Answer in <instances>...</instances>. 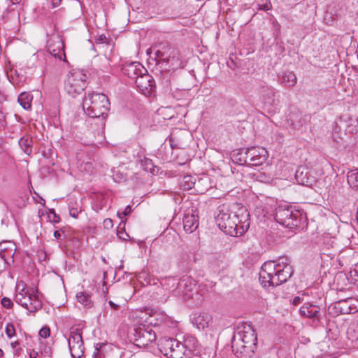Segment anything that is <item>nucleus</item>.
Listing matches in <instances>:
<instances>
[{"instance_id":"f257e3e1","label":"nucleus","mask_w":358,"mask_h":358,"mask_svg":"<svg viewBox=\"0 0 358 358\" xmlns=\"http://www.w3.org/2000/svg\"><path fill=\"white\" fill-rule=\"evenodd\" d=\"M215 220L219 228L231 236L243 235L250 227V215L245 207H241L234 214L222 207L219 210Z\"/></svg>"},{"instance_id":"f03ea898","label":"nucleus","mask_w":358,"mask_h":358,"mask_svg":"<svg viewBox=\"0 0 358 358\" xmlns=\"http://www.w3.org/2000/svg\"><path fill=\"white\" fill-rule=\"evenodd\" d=\"M292 267L287 257L266 262L261 267L259 281L264 287H276L286 282L292 275Z\"/></svg>"},{"instance_id":"7ed1b4c3","label":"nucleus","mask_w":358,"mask_h":358,"mask_svg":"<svg viewBox=\"0 0 358 358\" xmlns=\"http://www.w3.org/2000/svg\"><path fill=\"white\" fill-rule=\"evenodd\" d=\"M257 338L252 326L243 324L238 327L231 341L234 354L240 358H247L254 352Z\"/></svg>"},{"instance_id":"20e7f679","label":"nucleus","mask_w":358,"mask_h":358,"mask_svg":"<svg viewBox=\"0 0 358 358\" xmlns=\"http://www.w3.org/2000/svg\"><path fill=\"white\" fill-rule=\"evenodd\" d=\"M197 341L194 337H187L183 342L173 338H164L159 341V349L169 358L189 357L196 350Z\"/></svg>"},{"instance_id":"39448f33","label":"nucleus","mask_w":358,"mask_h":358,"mask_svg":"<svg viewBox=\"0 0 358 358\" xmlns=\"http://www.w3.org/2000/svg\"><path fill=\"white\" fill-rule=\"evenodd\" d=\"M83 108L90 117H105L110 108L108 96L101 93H88L83 101Z\"/></svg>"},{"instance_id":"423d86ee","label":"nucleus","mask_w":358,"mask_h":358,"mask_svg":"<svg viewBox=\"0 0 358 358\" xmlns=\"http://www.w3.org/2000/svg\"><path fill=\"white\" fill-rule=\"evenodd\" d=\"M15 301L17 303L27 309L29 313H34L42 307L41 301L36 294L37 291L27 287L23 281L16 285Z\"/></svg>"},{"instance_id":"0eeeda50","label":"nucleus","mask_w":358,"mask_h":358,"mask_svg":"<svg viewBox=\"0 0 358 358\" xmlns=\"http://www.w3.org/2000/svg\"><path fill=\"white\" fill-rule=\"evenodd\" d=\"M87 76L83 71H71L65 82L64 88L67 93L72 96L80 94L86 87Z\"/></svg>"},{"instance_id":"6e6552de","label":"nucleus","mask_w":358,"mask_h":358,"mask_svg":"<svg viewBox=\"0 0 358 358\" xmlns=\"http://www.w3.org/2000/svg\"><path fill=\"white\" fill-rule=\"evenodd\" d=\"M300 214L298 211H294L292 207L287 205L279 206L275 213V219L280 224L292 229L296 227L299 224V217Z\"/></svg>"},{"instance_id":"1a4fd4ad","label":"nucleus","mask_w":358,"mask_h":358,"mask_svg":"<svg viewBox=\"0 0 358 358\" xmlns=\"http://www.w3.org/2000/svg\"><path fill=\"white\" fill-rule=\"evenodd\" d=\"M268 152L262 147H252L245 152L244 158L239 159L240 164H245L250 166H259L262 164L267 158Z\"/></svg>"},{"instance_id":"9d476101","label":"nucleus","mask_w":358,"mask_h":358,"mask_svg":"<svg viewBox=\"0 0 358 358\" xmlns=\"http://www.w3.org/2000/svg\"><path fill=\"white\" fill-rule=\"evenodd\" d=\"M134 343L140 348H144L156 339V335L152 327L140 324L134 329Z\"/></svg>"},{"instance_id":"9b49d317","label":"nucleus","mask_w":358,"mask_h":358,"mask_svg":"<svg viewBox=\"0 0 358 358\" xmlns=\"http://www.w3.org/2000/svg\"><path fill=\"white\" fill-rule=\"evenodd\" d=\"M156 59L159 61L169 62L171 60H178V51L167 43H160L153 46Z\"/></svg>"},{"instance_id":"f8f14e48","label":"nucleus","mask_w":358,"mask_h":358,"mask_svg":"<svg viewBox=\"0 0 358 358\" xmlns=\"http://www.w3.org/2000/svg\"><path fill=\"white\" fill-rule=\"evenodd\" d=\"M68 343L71 356L73 358H80L84 353V345L81 333L78 329H72L68 339Z\"/></svg>"},{"instance_id":"ddd939ff","label":"nucleus","mask_w":358,"mask_h":358,"mask_svg":"<svg viewBox=\"0 0 358 358\" xmlns=\"http://www.w3.org/2000/svg\"><path fill=\"white\" fill-rule=\"evenodd\" d=\"M184 230L191 234L199 226V217L196 210L193 208L187 209L184 213L182 219Z\"/></svg>"},{"instance_id":"4468645a","label":"nucleus","mask_w":358,"mask_h":358,"mask_svg":"<svg viewBox=\"0 0 358 358\" xmlns=\"http://www.w3.org/2000/svg\"><path fill=\"white\" fill-rule=\"evenodd\" d=\"M135 83L139 90L145 96L150 95L155 87V80L147 72H143L138 76Z\"/></svg>"},{"instance_id":"2eb2a0df","label":"nucleus","mask_w":358,"mask_h":358,"mask_svg":"<svg viewBox=\"0 0 358 358\" xmlns=\"http://www.w3.org/2000/svg\"><path fill=\"white\" fill-rule=\"evenodd\" d=\"M48 51L55 58L65 61L66 55L63 41L58 36L50 39L48 44Z\"/></svg>"},{"instance_id":"dca6fc26","label":"nucleus","mask_w":358,"mask_h":358,"mask_svg":"<svg viewBox=\"0 0 358 358\" xmlns=\"http://www.w3.org/2000/svg\"><path fill=\"white\" fill-rule=\"evenodd\" d=\"M192 323L199 329H204L213 323L211 315L205 312L195 313L192 317Z\"/></svg>"},{"instance_id":"f3484780","label":"nucleus","mask_w":358,"mask_h":358,"mask_svg":"<svg viewBox=\"0 0 358 358\" xmlns=\"http://www.w3.org/2000/svg\"><path fill=\"white\" fill-rule=\"evenodd\" d=\"M15 251V245L12 241H2L0 243V256L7 264H9V259L13 262V257Z\"/></svg>"},{"instance_id":"a211bd4d","label":"nucleus","mask_w":358,"mask_h":358,"mask_svg":"<svg viewBox=\"0 0 358 358\" xmlns=\"http://www.w3.org/2000/svg\"><path fill=\"white\" fill-rule=\"evenodd\" d=\"M260 99L264 104L271 105L275 100V90L273 87L262 85L258 89Z\"/></svg>"},{"instance_id":"6ab92c4d","label":"nucleus","mask_w":358,"mask_h":358,"mask_svg":"<svg viewBox=\"0 0 358 358\" xmlns=\"http://www.w3.org/2000/svg\"><path fill=\"white\" fill-rule=\"evenodd\" d=\"M122 71L125 75L134 79H136L143 72H147V70L139 62H131L126 65Z\"/></svg>"},{"instance_id":"aec40b11","label":"nucleus","mask_w":358,"mask_h":358,"mask_svg":"<svg viewBox=\"0 0 358 358\" xmlns=\"http://www.w3.org/2000/svg\"><path fill=\"white\" fill-rule=\"evenodd\" d=\"M334 308H339L340 312L345 314L355 313L358 310V301L354 299H348L337 302Z\"/></svg>"},{"instance_id":"412c9836","label":"nucleus","mask_w":358,"mask_h":358,"mask_svg":"<svg viewBox=\"0 0 358 358\" xmlns=\"http://www.w3.org/2000/svg\"><path fill=\"white\" fill-rule=\"evenodd\" d=\"M295 178L297 182L303 185H311L315 182V178L312 176L306 167L301 166L295 173Z\"/></svg>"},{"instance_id":"4be33fe9","label":"nucleus","mask_w":358,"mask_h":358,"mask_svg":"<svg viewBox=\"0 0 358 358\" xmlns=\"http://www.w3.org/2000/svg\"><path fill=\"white\" fill-rule=\"evenodd\" d=\"M320 308L319 306L309 303H305L300 308L299 313L301 316L308 317V318H319Z\"/></svg>"},{"instance_id":"5701e85b","label":"nucleus","mask_w":358,"mask_h":358,"mask_svg":"<svg viewBox=\"0 0 358 358\" xmlns=\"http://www.w3.org/2000/svg\"><path fill=\"white\" fill-rule=\"evenodd\" d=\"M32 138L29 136H24L19 140V145L22 151L27 155H30L32 152Z\"/></svg>"},{"instance_id":"b1692460","label":"nucleus","mask_w":358,"mask_h":358,"mask_svg":"<svg viewBox=\"0 0 358 358\" xmlns=\"http://www.w3.org/2000/svg\"><path fill=\"white\" fill-rule=\"evenodd\" d=\"M32 95L28 92H22L17 99L18 103L25 110H29L31 107Z\"/></svg>"},{"instance_id":"393cba45","label":"nucleus","mask_w":358,"mask_h":358,"mask_svg":"<svg viewBox=\"0 0 358 358\" xmlns=\"http://www.w3.org/2000/svg\"><path fill=\"white\" fill-rule=\"evenodd\" d=\"M250 176L254 180L261 182L268 183L273 180V177L270 174L259 171L250 173Z\"/></svg>"},{"instance_id":"a878e982","label":"nucleus","mask_w":358,"mask_h":358,"mask_svg":"<svg viewBox=\"0 0 358 358\" xmlns=\"http://www.w3.org/2000/svg\"><path fill=\"white\" fill-rule=\"evenodd\" d=\"M282 83L287 87H293L296 83V77L293 72L285 71L282 73Z\"/></svg>"},{"instance_id":"bb28decb","label":"nucleus","mask_w":358,"mask_h":358,"mask_svg":"<svg viewBox=\"0 0 358 358\" xmlns=\"http://www.w3.org/2000/svg\"><path fill=\"white\" fill-rule=\"evenodd\" d=\"M347 181L349 185L358 191V170H352L347 174Z\"/></svg>"},{"instance_id":"cd10ccee","label":"nucleus","mask_w":358,"mask_h":358,"mask_svg":"<svg viewBox=\"0 0 358 358\" xmlns=\"http://www.w3.org/2000/svg\"><path fill=\"white\" fill-rule=\"evenodd\" d=\"M195 185V180L192 176H185L180 182L181 188L185 190L191 189Z\"/></svg>"},{"instance_id":"c85d7f7f","label":"nucleus","mask_w":358,"mask_h":358,"mask_svg":"<svg viewBox=\"0 0 358 358\" xmlns=\"http://www.w3.org/2000/svg\"><path fill=\"white\" fill-rule=\"evenodd\" d=\"M76 298L78 302L83 304L85 307H91L92 305L91 297L86 292H78L76 295Z\"/></svg>"},{"instance_id":"c756f323","label":"nucleus","mask_w":358,"mask_h":358,"mask_svg":"<svg viewBox=\"0 0 358 358\" xmlns=\"http://www.w3.org/2000/svg\"><path fill=\"white\" fill-rule=\"evenodd\" d=\"M347 336L352 342L358 341V323L353 324L348 327Z\"/></svg>"},{"instance_id":"7c9ffc66","label":"nucleus","mask_w":358,"mask_h":358,"mask_svg":"<svg viewBox=\"0 0 358 358\" xmlns=\"http://www.w3.org/2000/svg\"><path fill=\"white\" fill-rule=\"evenodd\" d=\"M106 346L107 345L105 343H97L95 345V350L93 354V358H105Z\"/></svg>"},{"instance_id":"2f4dec72","label":"nucleus","mask_w":358,"mask_h":358,"mask_svg":"<svg viewBox=\"0 0 358 358\" xmlns=\"http://www.w3.org/2000/svg\"><path fill=\"white\" fill-rule=\"evenodd\" d=\"M141 166L148 172L153 173L155 171V166L152 160L146 157L141 160Z\"/></svg>"},{"instance_id":"473e14b6","label":"nucleus","mask_w":358,"mask_h":358,"mask_svg":"<svg viewBox=\"0 0 358 358\" xmlns=\"http://www.w3.org/2000/svg\"><path fill=\"white\" fill-rule=\"evenodd\" d=\"M5 332L6 336L9 338H12L13 337L15 336L16 332L14 327V325L12 323H8L6 326Z\"/></svg>"},{"instance_id":"72a5a7b5","label":"nucleus","mask_w":358,"mask_h":358,"mask_svg":"<svg viewBox=\"0 0 358 358\" xmlns=\"http://www.w3.org/2000/svg\"><path fill=\"white\" fill-rule=\"evenodd\" d=\"M350 278L355 282L358 281V264L352 268L349 273Z\"/></svg>"},{"instance_id":"f704fd0d","label":"nucleus","mask_w":358,"mask_h":358,"mask_svg":"<svg viewBox=\"0 0 358 358\" xmlns=\"http://www.w3.org/2000/svg\"><path fill=\"white\" fill-rule=\"evenodd\" d=\"M1 305L6 308H11L13 306V303L10 299L8 297H3L1 299Z\"/></svg>"},{"instance_id":"c9c22d12","label":"nucleus","mask_w":358,"mask_h":358,"mask_svg":"<svg viewBox=\"0 0 358 358\" xmlns=\"http://www.w3.org/2000/svg\"><path fill=\"white\" fill-rule=\"evenodd\" d=\"M50 330L48 327H43L39 331V336L42 338H46L50 336Z\"/></svg>"},{"instance_id":"e433bc0d","label":"nucleus","mask_w":358,"mask_h":358,"mask_svg":"<svg viewBox=\"0 0 358 358\" xmlns=\"http://www.w3.org/2000/svg\"><path fill=\"white\" fill-rule=\"evenodd\" d=\"M304 296H305V294L303 293L301 295L294 296L292 300V304L294 306H298L299 304L302 303L304 300V298H303Z\"/></svg>"},{"instance_id":"4c0bfd02","label":"nucleus","mask_w":358,"mask_h":358,"mask_svg":"<svg viewBox=\"0 0 358 358\" xmlns=\"http://www.w3.org/2000/svg\"><path fill=\"white\" fill-rule=\"evenodd\" d=\"M194 294L193 289H188L187 291H184L183 297L185 300L189 299L192 298Z\"/></svg>"},{"instance_id":"58836bf2","label":"nucleus","mask_w":358,"mask_h":358,"mask_svg":"<svg viewBox=\"0 0 358 358\" xmlns=\"http://www.w3.org/2000/svg\"><path fill=\"white\" fill-rule=\"evenodd\" d=\"M271 8V4L270 2L258 5V10H268Z\"/></svg>"},{"instance_id":"ea45409f","label":"nucleus","mask_w":358,"mask_h":358,"mask_svg":"<svg viewBox=\"0 0 358 358\" xmlns=\"http://www.w3.org/2000/svg\"><path fill=\"white\" fill-rule=\"evenodd\" d=\"M339 130H340V128L338 126H336L333 130V137H334V140L336 141H337L336 136L335 135H336V134L339 132ZM337 138L341 139L342 136H341V135H338Z\"/></svg>"},{"instance_id":"a19ab883","label":"nucleus","mask_w":358,"mask_h":358,"mask_svg":"<svg viewBox=\"0 0 358 358\" xmlns=\"http://www.w3.org/2000/svg\"><path fill=\"white\" fill-rule=\"evenodd\" d=\"M117 236H119L120 238H121L124 241H127L128 239V238L129 237L127 233H124L123 231H118Z\"/></svg>"},{"instance_id":"79ce46f5","label":"nucleus","mask_w":358,"mask_h":358,"mask_svg":"<svg viewBox=\"0 0 358 358\" xmlns=\"http://www.w3.org/2000/svg\"><path fill=\"white\" fill-rule=\"evenodd\" d=\"M62 0H52V3L50 4L51 8H55L60 6Z\"/></svg>"},{"instance_id":"37998d69","label":"nucleus","mask_w":358,"mask_h":358,"mask_svg":"<svg viewBox=\"0 0 358 358\" xmlns=\"http://www.w3.org/2000/svg\"><path fill=\"white\" fill-rule=\"evenodd\" d=\"M106 41H107V38H106V36H104V35H101V36H99L97 38V39H96V42H97L98 43H101V44L106 43Z\"/></svg>"},{"instance_id":"c03bdc74","label":"nucleus","mask_w":358,"mask_h":358,"mask_svg":"<svg viewBox=\"0 0 358 358\" xmlns=\"http://www.w3.org/2000/svg\"><path fill=\"white\" fill-rule=\"evenodd\" d=\"M103 225L105 227H110L113 226V224H112V220L110 219H106L104 221H103Z\"/></svg>"},{"instance_id":"a18cd8bd","label":"nucleus","mask_w":358,"mask_h":358,"mask_svg":"<svg viewBox=\"0 0 358 358\" xmlns=\"http://www.w3.org/2000/svg\"><path fill=\"white\" fill-rule=\"evenodd\" d=\"M131 206H129H129H127L125 208L124 210L122 212V214H123L124 216H126V215H127L128 214H129V213H131Z\"/></svg>"},{"instance_id":"49530a36","label":"nucleus","mask_w":358,"mask_h":358,"mask_svg":"<svg viewBox=\"0 0 358 358\" xmlns=\"http://www.w3.org/2000/svg\"><path fill=\"white\" fill-rule=\"evenodd\" d=\"M69 213L70 215L74 218H76L78 217V212L76 209H71Z\"/></svg>"},{"instance_id":"de8ad7c7","label":"nucleus","mask_w":358,"mask_h":358,"mask_svg":"<svg viewBox=\"0 0 358 358\" xmlns=\"http://www.w3.org/2000/svg\"><path fill=\"white\" fill-rule=\"evenodd\" d=\"M62 234H63V232L62 231H55L54 232V236L57 239L61 238V237L62 236Z\"/></svg>"},{"instance_id":"09e8293b","label":"nucleus","mask_w":358,"mask_h":358,"mask_svg":"<svg viewBox=\"0 0 358 358\" xmlns=\"http://www.w3.org/2000/svg\"><path fill=\"white\" fill-rule=\"evenodd\" d=\"M109 305H110V306L113 309H114V310H117V309H118V308H119V305H117V304L115 303H114L113 301H109Z\"/></svg>"},{"instance_id":"8fccbe9b","label":"nucleus","mask_w":358,"mask_h":358,"mask_svg":"<svg viewBox=\"0 0 358 358\" xmlns=\"http://www.w3.org/2000/svg\"><path fill=\"white\" fill-rule=\"evenodd\" d=\"M38 355V352H36L35 350H32L30 352L29 356H30V358H36Z\"/></svg>"},{"instance_id":"3c124183","label":"nucleus","mask_w":358,"mask_h":358,"mask_svg":"<svg viewBox=\"0 0 358 358\" xmlns=\"http://www.w3.org/2000/svg\"><path fill=\"white\" fill-rule=\"evenodd\" d=\"M21 0H10L12 4H17L20 2Z\"/></svg>"},{"instance_id":"603ef678","label":"nucleus","mask_w":358,"mask_h":358,"mask_svg":"<svg viewBox=\"0 0 358 358\" xmlns=\"http://www.w3.org/2000/svg\"><path fill=\"white\" fill-rule=\"evenodd\" d=\"M208 180L209 179L208 178H202L200 180H199V182H205L208 181Z\"/></svg>"},{"instance_id":"864d4df0","label":"nucleus","mask_w":358,"mask_h":358,"mask_svg":"<svg viewBox=\"0 0 358 358\" xmlns=\"http://www.w3.org/2000/svg\"><path fill=\"white\" fill-rule=\"evenodd\" d=\"M11 345H12V346H13V348H15V347H16L17 345H19V343H18L17 341L13 342V343H11Z\"/></svg>"},{"instance_id":"5fc2aeb1","label":"nucleus","mask_w":358,"mask_h":358,"mask_svg":"<svg viewBox=\"0 0 358 358\" xmlns=\"http://www.w3.org/2000/svg\"><path fill=\"white\" fill-rule=\"evenodd\" d=\"M45 1L47 5L51 4L52 3V0H45Z\"/></svg>"},{"instance_id":"6e6d98bb","label":"nucleus","mask_w":358,"mask_h":358,"mask_svg":"<svg viewBox=\"0 0 358 358\" xmlns=\"http://www.w3.org/2000/svg\"><path fill=\"white\" fill-rule=\"evenodd\" d=\"M3 355V352L2 350L0 349V358L2 357Z\"/></svg>"},{"instance_id":"4d7b16f0","label":"nucleus","mask_w":358,"mask_h":358,"mask_svg":"<svg viewBox=\"0 0 358 358\" xmlns=\"http://www.w3.org/2000/svg\"><path fill=\"white\" fill-rule=\"evenodd\" d=\"M349 230L350 231H354L352 227H349Z\"/></svg>"}]
</instances>
